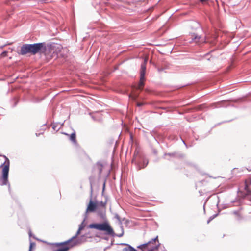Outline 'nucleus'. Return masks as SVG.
Wrapping results in <instances>:
<instances>
[{"label": "nucleus", "instance_id": "f257e3e1", "mask_svg": "<svg viewBox=\"0 0 251 251\" xmlns=\"http://www.w3.org/2000/svg\"><path fill=\"white\" fill-rule=\"evenodd\" d=\"M97 216L100 218L102 223H93L88 226L90 229H95L99 231H104V234L111 237H121L123 236L124 231L123 226H121V234H116L113 229L107 221L106 215V207H99L96 211Z\"/></svg>", "mask_w": 251, "mask_h": 251}, {"label": "nucleus", "instance_id": "f03ea898", "mask_svg": "<svg viewBox=\"0 0 251 251\" xmlns=\"http://www.w3.org/2000/svg\"><path fill=\"white\" fill-rule=\"evenodd\" d=\"M46 50V46L45 42L25 44L21 46L20 52L19 54L23 55L27 53L35 55L38 53L43 52Z\"/></svg>", "mask_w": 251, "mask_h": 251}, {"label": "nucleus", "instance_id": "7ed1b4c3", "mask_svg": "<svg viewBox=\"0 0 251 251\" xmlns=\"http://www.w3.org/2000/svg\"><path fill=\"white\" fill-rule=\"evenodd\" d=\"M5 162L0 166V168H2V180L1 183H0V185H7L8 186V191L9 192L11 191L10 185L8 182V174L10 167V161L9 159L5 156Z\"/></svg>", "mask_w": 251, "mask_h": 251}, {"label": "nucleus", "instance_id": "20e7f679", "mask_svg": "<svg viewBox=\"0 0 251 251\" xmlns=\"http://www.w3.org/2000/svg\"><path fill=\"white\" fill-rule=\"evenodd\" d=\"M160 244L158 236H156L148 242L138 246L137 248L141 251H156Z\"/></svg>", "mask_w": 251, "mask_h": 251}, {"label": "nucleus", "instance_id": "39448f33", "mask_svg": "<svg viewBox=\"0 0 251 251\" xmlns=\"http://www.w3.org/2000/svg\"><path fill=\"white\" fill-rule=\"evenodd\" d=\"M132 162L135 164L138 170H141L147 166L149 161L144 155L135 151Z\"/></svg>", "mask_w": 251, "mask_h": 251}, {"label": "nucleus", "instance_id": "423d86ee", "mask_svg": "<svg viewBox=\"0 0 251 251\" xmlns=\"http://www.w3.org/2000/svg\"><path fill=\"white\" fill-rule=\"evenodd\" d=\"M93 187L92 185L90 184V200L88 204L87 205L86 211L84 215L88 216L89 212H96L99 207L98 202H94L92 201Z\"/></svg>", "mask_w": 251, "mask_h": 251}, {"label": "nucleus", "instance_id": "0eeeda50", "mask_svg": "<svg viewBox=\"0 0 251 251\" xmlns=\"http://www.w3.org/2000/svg\"><path fill=\"white\" fill-rule=\"evenodd\" d=\"M146 63L147 60H144V62H142L141 64V69H140V81L138 83V86L136 87V89L138 90L142 91L143 89V87L144 86V80L145 79V74H146Z\"/></svg>", "mask_w": 251, "mask_h": 251}, {"label": "nucleus", "instance_id": "6e6552de", "mask_svg": "<svg viewBox=\"0 0 251 251\" xmlns=\"http://www.w3.org/2000/svg\"><path fill=\"white\" fill-rule=\"evenodd\" d=\"M87 237V235L86 234L81 235L80 237L75 239L70 243L71 247L72 248L78 244H81L82 243L85 242L86 241Z\"/></svg>", "mask_w": 251, "mask_h": 251}, {"label": "nucleus", "instance_id": "1a4fd4ad", "mask_svg": "<svg viewBox=\"0 0 251 251\" xmlns=\"http://www.w3.org/2000/svg\"><path fill=\"white\" fill-rule=\"evenodd\" d=\"M103 168V164L102 162L101 161H98L93 166V172L94 173H97L99 176L100 177Z\"/></svg>", "mask_w": 251, "mask_h": 251}, {"label": "nucleus", "instance_id": "9d476101", "mask_svg": "<svg viewBox=\"0 0 251 251\" xmlns=\"http://www.w3.org/2000/svg\"><path fill=\"white\" fill-rule=\"evenodd\" d=\"M166 156H169L171 157L175 158H181L184 157L183 154L178 152H174L171 153H165L164 155V158Z\"/></svg>", "mask_w": 251, "mask_h": 251}, {"label": "nucleus", "instance_id": "9b49d317", "mask_svg": "<svg viewBox=\"0 0 251 251\" xmlns=\"http://www.w3.org/2000/svg\"><path fill=\"white\" fill-rule=\"evenodd\" d=\"M191 38H192V40L195 41V42L196 43H203V42H205L204 39H201V41H200V40H201L202 38V37L200 35H199L198 34V33H192Z\"/></svg>", "mask_w": 251, "mask_h": 251}, {"label": "nucleus", "instance_id": "f8f14e48", "mask_svg": "<svg viewBox=\"0 0 251 251\" xmlns=\"http://www.w3.org/2000/svg\"><path fill=\"white\" fill-rule=\"evenodd\" d=\"M191 27L192 29L195 30H200L202 31V28L201 27V25L199 23L196 21H193L191 23Z\"/></svg>", "mask_w": 251, "mask_h": 251}, {"label": "nucleus", "instance_id": "ddd939ff", "mask_svg": "<svg viewBox=\"0 0 251 251\" xmlns=\"http://www.w3.org/2000/svg\"><path fill=\"white\" fill-rule=\"evenodd\" d=\"M226 103L227 101L223 100L217 103H214L213 104V105H215V108L226 107L227 106V104H226Z\"/></svg>", "mask_w": 251, "mask_h": 251}, {"label": "nucleus", "instance_id": "4468645a", "mask_svg": "<svg viewBox=\"0 0 251 251\" xmlns=\"http://www.w3.org/2000/svg\"><path fill=\"white\" fill-rule=\"evenodd\" d=\"M70 243L69 240H68L64 242H60V243H51L50 244L52 245H54L56 247H63L64 246H70Z\"/></svg>", "mask_w": 251, "mask_h": 251}, {"label": "nucleus", "instance_id": "2eb2a0df", "mask_svg": "<svg viewBox=\"0 0 251 251\" xmlns=\"http://www.w3.org/2000/svg\"><path fill=\"white\" fill-rule=\"evenodd\" d=\"M122 244L127 246L126 247L123 248L122 251H137L136 249L129 244L125 243H123Z\"/></svg>", "mask_w": 251, "mask_h": 251}, {"label": "nucleus", "instance_id": "dca6fc26", "mask_svg": "<svg viewBox=\"0 0 251 251\" xmlns=\"http://www.w3.org/2000/svg\"><path fill=\"white\" fill-rule=\"evenodd\" d=\"M63 125V124H61L60 123H53L52 124V129L54 130L57 131L59 130Z\"/></svg>", "mask_w": 251, "mask_h": 251}, {"label": "nucleus", "instance_id": "f3484780", "mask_svg": "<svg viewBox=\"0 0 251 251\" xmlns=\"http://www.w3.org/2000/svg\"><path fill=\"white\" fill-rule=\"evenodd\" d=\"M70 248H71L70 245L64 246L63 247H59L58 249L55 250L54 251H68Z\"/></svg>", "mask_w": 251, "mask_h": 251}, {"label": "nucleus", "instance_id": "a211bd4d", "mask_svg": "<svg viewBox=\"0 0 251 251\" xmlns=\"http://www.w3.org/2000/svg\"><path fill=\"white\" fill-rule=\"evenodd\" d=\"M70 139L74 144H76L77 141L76 140V134L75 131L71 134L70 136Z\"/></svg>", "mask_w": 251, "mask_h": 251}, {"label": "nucleus", "instance_id": "6ab92c4d", "mask_svg": "<svg viewBox=\"0 0 251 251\" xmlns=\"http://www.w3.org/2000/svg\"><path fill=\"white\" fill-rule=\"evenodd\" d=\"M81 230L82 229L78 228V229L77 231L76 234L70 239H69L70 243H71L72 241H73V240H74L75 239H76L78 237V235L80 234V232Z\"/></svg>", "mask_w": 251, "mask_h": 251}, {"label": "nucleus", "instance_id": "aec40b11", "mask_svg": "<svg viewBox=\"0 0 251 251\" xmlns=\"http://www.w3.org/2000/svg\"><path fill=\"white\" fill-rule=\"evenodd\" d=\"M84 217L83 221L79 225V228H80V229H81L82 230H83L85 228V227L86 226V224H85V222L86 220L88 218V216H86V215H84Z\"/></svg>", "mask_w": 251, "mask_h": 251}, {"label": "nucleus", "instance_id": "412c9836", "mask_svg": "<svg viewBox=\"0 0 251 251\" xmlns=\"http://www.w3.org/2000/svg\"><path fill=\"white\" fill-rule=\"evenodd\" d=\"M245 189L246 190V194L245 196L251 195V190L248 189V186L247 185H245Z\"/></svg>", "mask_w": 251, "mask_h": 251}, {"label": "nucleus", "instance_id": "4be33fe9", "mask_svg": "<svg viewBox=\"0 0 251 251\" xmlns=\"http://www.w3.org/2000/svg\"><path fill=\"white\" fill-rule=\"evenodd\" d=\"M156 251H167L165 248L164 245L160 244L159 247H158Z\"/></svg>", "mask_w": 251, "mask_h": 251}, {"label": "nucleus", "instance_id": "5701e85b", "mask_svg": "<svg viewBox=\"0 0 251 251\" xmlns=\"http://www.w3.org/2000/svg\"><path fill=\"white\" fill-rule=\"evenodd\" d=\"M36 244L34 242H32L30 241V245H29V248L28 251H32V249L33 247H35Z\"/></svg>", "mask_w": 251, "mask_h": 251}, {"label": "nucleus", "instance_id": "b1692460", "mask_svg": "<svg viewBox=\"0 0 251 251\" xmlns=\"http://www.w3.org/2000/svg\"><path fill=\"white\" fill-rule=\"evenodd\" d=\"M99 207H105L106 201L103 202L102 201L98 202Z\"/></svg>", "mask_w": 251, "mask_h": 251}, {"label": "nucleus", "instance_id": "393cba45", "mask_svg": "<svg viewBox=\"0 0 251 251\" xmlns=\"http://www.w3.org/2000/svg\"><path fill=\"white\" fill-rule=\"evenodd\" d=\"M115 217L116 219H117L120 222V227L121 228V226H123L122 224V222L121 221L120 217L119 215L117 214H116L115 216Z\"/></svg>", "mask_w": 251, "mask_h": 251}, {"label": "nucleus", "instance_id": "a878e982", "mask_svg": "<svg viewBox=\"0 0 251 251\" xmlns=\"http://www.w3.org/2000/svg\"><path fill=\"white\" fill-rule=\"evenodd\" d=\"M244 197L247 200H248V201H250L251 202V195L246 196H244Z\"/></svg>", "mask_w": 251, "mask_h": 251}, {"label": "nucleus", "instance_id": "bb28decb", "mask_svg": "<svg viewBox=\"0 0 251 251\" xmlns=\"http://www.w3.org/2000/svg\"><path fill=\"white\" fill-rule=\"evenodd\" d=\"M7 54V51H4L2 52L1 55L3 57H5Z\"/></svg>", "mask_w": 251, "mask_h": 251}, {"label": "nucleus", "instance_id": "cd10ccee", "mask_svg": "<svg viewBox=\"0 0 251 251\" xmlns=\"http://www.w3.org/2000/svg\"><path fill=\"white\" fill-rule=\"evenodd\" d=\"M144 104V103L143 102H137V106L138 107H141L143 106Z\"/></svg>", "mask_w": 251, "mask_h": 251}, {"label": "nucleus", "instance_id": "c85d7f7f", "mask_svg": "<svg viewBox=\"0 0 251 251\" xmlns=\"http://www.w3.org/2000/svg\"><path fill=\"white\" fill-rule=\"evenodd\" d=\"M213 219H214L213 217H212V216H211L209 217V219L208 220V221H207V224H209V223L210 222V221H212Z\"/></svg>", "mask_w": 251, "mask_h": 251}, {"label": "nucleus", "instance_id": "c756f323", "mask_svg": "<svg viewBox=\"0 0 251 251\" xmlns=\"http://www.w3.org/2000/svg\"><path fill=\"white\" fill-rule=\"evenodd\" d=\"M233 214H235V215H236L238 216H239V217H241V216H240V215L239 214V213L238 211H234L233 212Z\"/></svg>", "mask_w": 251, "mask_h": 251}, {"label": "nucleus", "instance_id": "7c9ffc66", "mask_svg": "<svg viewBox=\"0 0 251 251\" xmlns=\"http://www.w3.org/2000/svg\"><path fill=\"white\" fill-rule=\"evenodd\" d=\"M105 188V182H104L102 186V193L104 192Z\"/></svg>", "mask_w": 251, "mask_h": 251}, {"label": "nucleus", "instance_id": "2f4dec72", "mask_svg": "<svg viewBox=\"0 0 251 251\" xmlns=\"http://www.w3.org/2000/svg\"><path fill=\"white\" fill-rule=\"evenodd\" d=\"M152 151H153V153L154 154H157V151L155 149H153L152 150Z\"/></svg>", "mask_w": 251, "mask_h": 251}, {"label": "nucleus", "instance_id": "473e14b6", "mask_svg": "<svg viewBox=\"0 0 251 251\" xmlns=\"http://www.w3.org/2000/svg\"><path fill=\"white\" fill-rule=\"evenodd\" d=\"M18 103V100H16V101L14 102V104L13 107L16 106Z\"/></svg>", "mask_w": 251, "mask_h": 251}, {"label": "nucleus", "instance_id": "72a5a7b5", "mask_svg": "<svg viewBox=\"0 0 251 251\" xmlns=\"http://www.w3.org/2000/svg\"><path fill=\"white\" fill-rule=\"evenodd\" d=\"M202 105H200V106H198L197 109L199 110H201L202 109Z\"/></svg>", "mask_w": 251, "mask_h": 251}, {"label": "nucleus", "instance_id": "f704fd0d", "mask_svg": "<svg viewBox=\"0 0 251 251\" xmlns=\"http://www.w3.org/2000/svg\"><path fill=\"white\" fill-rule=\"evenodd\" d=\"M158 71L160 72L163 71V69L162 68H158Z\"/></svg>", "mask_w": 251, "mask_h": 251}, {"label": "nucleus", "instance_id": "c9c22d12", "mask_svg": "<svg viewBox=\"0 0 251 251\" xmlns=\"http://www.w3.org/2000/svg\"><path fill=\"white\" fill-rule=\"evenodd\" d=\"M218 215V213H217V214H214L213 215H212V217H213V218L214 219L215 218H216L217 216Z\"/></svg>", "mask_w": 251, "mask_h": 251}, {"label": "nucleus", "instance_id": "e433bc0d", "mask_svg": "<svg viewBox=\"0 0 251 251\" xmlns=\"http://www.w3.org/2000/svg\"><path fill=\"white\" fill-rule=\"evenodd\" d=\"M47 1V0H39V1H40L42 3L46 2Z\"/></svg>", "mask_w": 251, "mask_h": 251}, {"label": "nucleus", "instance_id": "4c0bfd02", "mask_svg": "<svg viewBox=\"0 0 251 251\" xmlns=\"http://www.w3.org/2000/svg\"><path fill=\"white\" fill-rule=\"evenodd\" d=\"M43 134V133H36L35 134V135H36V136L37 137H38V136H39L40 135H41V134Z\"/></svg>", "mask_w": 251, "mask_h": 251}, {"label": "nucleus", "instance_id": "58836bf2", "mask_svg": "<svg viewBox=\"0 0 251 251\" xmlns=\"http://www.w3.org/2000/svg\"><path fill=\"white\" fill-rule=\"evenodd\" d=\"M206 201H205L204 203V205H203V210H204V211L205 212V204H206Z\"/></svg>", "mask_w": 251, "mask_h": 251}, {"label": "nucleus", "instance_id": "ea45409f", "mask_svg": "<svg viewBox=\"0 0 251 251\" xmlns=\"http://www.w3.org/2000/svg\"><path fill=\"white\" fill-rule=\"evenodd\" d=\"M29 236L30 237H31L32 236V233H31V231H30L29 233Z\"/></svg>", "mask_w": 251, "mask_h": 251}, {"label": "nucleus", "instance_id": "a19ab883", "mask_svg": "<svg viewBox=\"0 0 251 251\" xmlns=\"http://www.w3.org/2000/svg\"><path fill=\"white\" fill-rule=\"evenodd\" d=\"M102 239H104V240H108V238L106 237H103V238H102Z\"/></svg>", "mask_w": 251, "mask_h": 251}, {"label": "nucleus", "instance_id": "79ce46f5", "mask_svg": "<svg viewBox=\"0 0 251 251\" xmlns=\"http://www.w3.org/2000/svg\"><path fill=\"white\" fill-rule=\"evenodd\" d=\"M120 229L121 230V228H120ZM121 232H122V231L121 230V232H119V234H121Z\"/></svg>", "mask_w": 251, "mask_h": 251}, {"label": "nucleus", "instance_id": "37998d69", "mask_svg": "<svg viewBox=\"0 0 251 251\" xmlns=\"http://www.w3.org/2000/svg\"><path fill=\"white\" fill-rule=\"evenodd\" d=\"M183 143H184L185 145H186V144H185V142H184V141H183Z\"/></svg>", "mask_w": 251, "mask_h": 251}]
</instances>
